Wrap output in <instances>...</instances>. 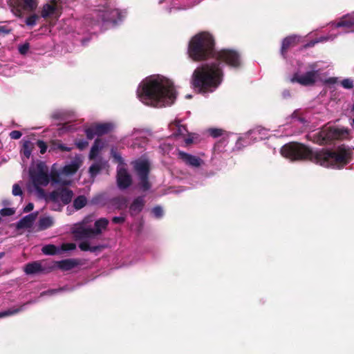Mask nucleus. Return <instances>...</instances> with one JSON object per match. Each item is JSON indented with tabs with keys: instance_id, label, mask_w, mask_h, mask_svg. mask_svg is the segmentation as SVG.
I'll list each match as a JSON object with an SVG mask.
<instances>
[{
	"instance_id": "obj_1",
	"label": "nucleus",
	"mask_w": 354,
	"mask_h": 354,
	"mask_svg": "<svg viewBox=\"0 0 354 354\" xmlns=\"http://www.w3.org/2000/svg\"><path fill=\"white\" fill-rule=\"evenodd\" d=\"M188 54L196 62L209 58L212 59L210 62L197 67L192 75L191 83L194 89L203 94L212 93L221 83L223 64L234 68L241 65L237 52L227 49L216 52L212 36L207 32L196 35L192 39Z\"/></svg>"
},
{
	"instance_id": "obj_2",
	"label": "nucleus",
	"mask_w": 354,
	"mask_h": 354,
	"mask_svg": "<svg viewBox=\"0 0 354 354\" xmlns=\"http://www.w3.org/2000/svg\"><path fill=\"white\" fill-rule=\"evenodd\" d=\"M281 155L292 161L308 159L321 166L342 169L348 165L352 157V149L344 145L338 147L335 151H313L304 145L290 142L281 149Z\"/></svg>"
},
{
	"instance_id": "obj_3",
	"label": "nucleus",
	"mask_w": 354,
	"mask_h": 354,
	"mask_svg": "<svg viewBox=\"0 0 354 354\" xmlns=\"http://www.w3.org/2000/svg\"><path fill=\"white\" fill-rule=\"evenodd\" d=\"M82 163V158L77 156L62 169H58V165L53 164L48 174V169L44 162L38 160L32 162L29 169L30 180L32 186V188H29L30 191L43 196L44 192L41 187L46 186L50 181L53 185L71 184V176L77 171Z\"/></svg>"
},
{
	"instance_id": "obj_4",
	"label": "nucleus",
	"mask_w": 354,
	"mask_h": 354,
	"mask_svg": "<svg viewBox=\"0 0 354 354\" xmlns=\"http://www.w3.org/2000/svg\"><path fill=\"white\" fill-rule=\"evenodd\" d=\"M137 95L142 103L153 107L169 106L176 97L173 83L160 75L146 77L140 84Z\"/></svg>"
},
{
	"instance_id": "obj_5",
	"label": "nucleus",
	"mask_w": 354,
	"mask_h": 354,
	"mask_svg": "<svg viewBox=\"0 0 354 354\" xmlns=\"http://www.w3.org/2000/svg\"><path fill=\"white\" fill-rule=\"evenodd\" d=\"M88 218L82 222L77 223L73 227V234L76 241H80L79 248L82 251L95 252L100 251L105 246L103 245H93L91 241L95 236L100 234L102 229H105L109 223L106 218H100L95 222V229L89 224Z\"/></svg>"
},
{
	"instance_id": "obj_6",
	"label": "nucleus",
	"mask_w": 354,
	"mask_h": 354,
	"mask_svg": "<svg viewBox=\"0 0 354 354\" xmlns=\"http://www.w3.org/2000/svg\"><path fill=\"white\" fill-rule=\"evenodd\" d=\"M124 15L118 9L106 8L103 10H95L93 13V17L96 19H85V23L88 24L91 28H88L87 31L94 30L95 26L101 28L103 26H114L121 21Z\"/></svg>"
},
{
	"instance_id": "obj_7",
	"label": "nucleus",
	"mask_w": 354,
	"mask_h": 354,
	"mask_svg": "<svg viewBox=\"0 0 354 354\" xmlns=\"http://www.w3.org/2000/svg\"><path fill=\"white\" fill-rule=\"evenodd\" d=\"M351 137V130L343 127H329L313 135H308L309 139L321 145L329 144L333 140H350Z\"/></svg>"
},
{
	"instance_id": "obj_8",
	"label": "nucleus",
	"mask_w": 354,
	"mask_h": 354,
	"mask_svg": "<svg viewBox=\"0 0 354 354\" xmlns=\"http://www.w3.org/2000/svg\"><path fill=\"white\" fill-rule=\"evenodd\" d=\"M133 171L138 178V187L143 192L148 191L151 188L149 181L150 171V162L148 159L141 157L131 162Z\"/></svg>"
},
{
	"instance_id": "obj_9",
	"label": "nucleus",
	"mask_w": 354,
	"mask_h": 354,
	"mask_svg": "<svg viewBox=\"0 0 354 354\" xmlns=\"http://www.w3.org/2000/svg\"><path fill=\"white\" fill-rule=\"evenodd\" d=\"M310 71L303 74L295 73L290 78L292 83H298L304 86H313L320 79V70L317 68V64L309 65Z\"/></svg>"
},
{
	"instance_id": "obj_10",
	"label": "nucleus",
	"mask_w": 354,
	"mask_h": 354,
	"mask_svg": "<svg viewBox=\"0 0 354 354\" xmlns=\"http://www.w3.org/2000/svg\"><path fill=\"white\" fill-rule=\"evenodd\" d=\"M268 136V130L261 127H257L253 129L250 130L243 138H241L237 144L239 142H244L245 145H250L253 142L261 140L266 138Z\"/></svg>"
},
{
	"instance_id": "obj_11",
	"label": "nucleus",
	"mask_w": 354,
	"mask_h": 354,
	"mask_svg": "<svg viewBox=\"0 0 354 354\" xmlns=\"http://www.w3.org/2000/svg\"><path fill=\"white\" fill-rule=\"evenodd\" d=\"M148 132L142 129H133L130 136L131 140V143L129 144L130 147L140 150L145 149L148 142Z\"/></svg>"
},
{
	"instance_id": "obj_12",
	"label": "nucleus",
	"mask_w": 354,
	"mask_h": 354,
	"mask_svg": "<svg viewBox=\"0 0 354 354\" xmlns=\"http://www.w3.org/2000/svg\"><path fill=\"white\" fill-rule=\"evenodd\" d=\"M73 196V193L71 190L67 188L57 189L50 194V200L55 204V205L60 206V202L63 205L68 204Z\"/></svg>"
},
{
	"instance_id": "obj_13",
	"label": "nucleus",
	"mask_w": 354,
	"mask_h": 354,
	"mask_svg": "<svg viewBox=\"0 0 354 354\" xmlns=\"http://www.w3.org/2000/svg\"><path fill=\"white\" fill-rule=\"evenodd\" d=\"M114 127L111 122L96 124L86 129L85 133L88 139H93L95 136H100L110 132Z\"/></svg>"
},
{
	"instance_id": "obj_14",
	"label": "nucleus",
	"mask_w": 354,
	"mask_h": 354,
	"mask_svg": "<svg viewBox=\"0 0 354 354\" xmlns=\"http://www.w3.org/2000/svg\"><path fill=\"white\" fill-rule=\"evenodd\" d=\"M177 158L185 165L192 167L198 168L204 165L203 160L198 156L192 155L183 151H178Z\"/></svg>"
},
{
	"instance_id": "obj_15",
	"label": "nucleus",
	"mask_w": 354,
	"mask_h": 354,
	"mask_svg": "<svg viewBox=\"0 0 354 354\" xmlns=\"http://www.w3.org/2000/svg\"><path fill=\"white\" fill-rule=\"evenodd\" d=\"M132 183V178L128 171L123 166L118 168L117 184L120 189L128 188Z\"/></svg>"
},
{
	"instance_id": "obj_16",
	"label": "nucleus",
	"mask_w": 354,
	"mask_h": 354,
	"mask_svg": "<svg viewBox=\"0 0 354 354\" xmlns=\"http://www.w3.org/2000/svg\"><path fill=\"white\" fill-rule=\"evenodd\" d=\"M335 28H345V32H354V12L344 16L339 22L333 24Z\"/></svg>"
},
{
	"instance_id": "obj_17",
	"label": "nucleus",
	"mask_w": 354,
	"mask_h": 354,
	"mask_svg": "<svg viewBox=\"0 0 354 354\" xmlns=\"http://www.w3.org/2000/svg\"><path fill=\"white\" fill-rule=\"evenodd\" d=\"M35 149V143L31 142L29 140L24 139L22 140V145L20 149V154L22 158L23 162H25L26 160L30 159L32 152Z\"/></svg>"
},
{
	"instance_id": "obj_18",
	"label": "nucleus",
	"mask_w": 354,
	"mask_h": 354,
	"mask_svg": "<svg viewBox=\"0 0 354 354\" xmlns=\"http://www.w3.org/2000/svg\"><path fill=\"white\" fill-rule=\"evenodd\" d=\"M344 31H345V29L344 30H342V32L335 31V30H333L332 32L328 34V35L319 37V38L315 39V40H313V41L307 43L306 44H305L304 46V48H310V47H313L315 44H317V43H324V42H326L328 41H333L336 38L337 35L342 33V32L346 33Z\"/></svg>"
},
{
	"instance_id": "obj_19",
	"label": "nucleus",
	"mask_w": 354,
	"mask_h": 354,
	"mask_svg": "<svg viewBox=\"0 0 354 354\" xmlns=\"http://www.w3.org/2000/svg\"><path fill=\"white\" fill-rule=\"evenodd\" d=\"M35 219L36 214H30L28 215H26L17 222V227L18 229L30 228L32 227Z\"/></svg>"
},
{
	"instance_id": "obj_20",
	"label": "nucleus",
	"mask_w": 354,
	"mask_h": 354,
	"mask_svg": "<svg viewBox=\"0 0 354 354\" xmlns=\"http://www.w3.org/2000/svg\"><path fill=\"white\" fill-rule=\"evenodd\" d=\"M108 166V162L103 159L97 160L89 168V172L92 177L95 176L100 170Z\"/></svg>"
},
{
	"instance_id": "obj_21",
	"label": "nucleus",
	"mask_w": 354,
	"mask_h": 354,
	"mask_svg": "<svg viewBox=\"0 0 354 354\" xmlns=\"http://www.w3.org/2000/svg\"><path fill=\"white\" fill-rule=\"evenodd\" d=\"M299 37L297 36V35H294V36H290V37H286L283 41H282V45H281V54L283 57H285V54L288 50V48L293 45L294 44H295L296 42H298L299 41Z\"/></svg>"
},
{
	"instance_id": "obj_22",
	"label": "nucleus",
	"mask_w": 354,
	"mask_h": 354,
	"mask_svg": "<svg viewBox=\"0 0 354 354\" xmlns=\"http://www.w3.org/2000/svg\"><path fill=\"white\" fill-rule=\"evenodd\" d=\"M44 270L41 263L39 261H34L28 263L24 268V272L27 274H32L41 272Z\"/></svg>"
},
{
	"instance_id": "obj_23",
	"label": "nucleus",
	"mask_w": 354,
	"mask_h": 354,
	"mask_svg": "<svg viewBox=\"0 0 354 354\" xmlns=\"http://www.w3.org/2000/svg\"><path fill=\"white\" fill-rule=\"evenodd\" d=\"M57 6L55 3L49 4L46 3L43 6L41 15L43 18H47L51 16L57 17Z\"/></svg>"
},
{
	"instance_id": "obj_24",
	"label": "nucleus",
	"mask_w": 354,
	"mask_h": 354,
	"mask_svg": "<svg viewBox=\"0 0 354 354\" xmlns=\"http://www.w3.org/2000/svg\"><path fill=\"white\" fill-rule=\"evenodd\" d=\"M78 265V261L76 259H68L56 262L57 268L63 270H69L76 267Z\"/></svg>"
},
{
	"instance_id": "obj_25",
	"label": "nucleus",
	"mask_w": 354,
	"mask_h": 354,
	"mask_svg": "<svg viewBox=\"0 0 354 354\" xmlns=\"http://www.w3.org/2000/svg\"><path fill=\"white\" fill-rule=\"evenodd\" d=\"M145 204L143 197L139 196L136 198L132 203L130 207V211L132 214H136L141 212Z\"/></svg>"
},
{
	"instance_id": "obj_26",
	"label": "nucleus",
	"mask_w": 354,
	"mask_h": 354,
	"mask_svg": "<svg viewBox=\"0 0 354 354\" xmlns=\"http://www.w3.org/2000/svg\"><path fill=\"white\" fill-rule=\"evenodd\" d=\"M169 128L171 130L174 131L173 135L175 136H184L187 131L186 127L180 124L178 121L171 122L169 124Z\"/></svg>"
},
{
	"instance_id": "obj_27",
	"label": "nucleus",
	"mask_w": 354,
	"mask_h": 354,
	"mask_svg": "<svg viewBox=\"0 0 354 354\" xmlns=\"http://www.w3.org/2000/svg\"><path fill=\"white\" fill-rule=\"evenodd\" d=\"M103 142L100 139H96L94 142L93 145L91 147V149L89 153V158L90 159H95L100 149L103 147Z\"/></svg>"
},
{
	"instance_id": "obj_28",
	"label": "nucleus",
	"mask_w": 354,
	"mask_h": 354,
	"mask_svg": "<svg viewBox=\"0 0 354 354\" xmlns=\"http://www.w3.org/2000/svg\"><path fill=\"white\" fill-rule=\"evenodd\" d=\"M53 225V219L50 216H44L39 218L38 225L41 230H46Z\"/></svg>"
},
{
	"instance_id": "obj_29",
	"label": "nucleus",
	"mask_w": 354,
	"mask_h": 354,
	"mask_svg": "<svg viewBox=\"0 0 354 354\" xmlns=\"http://www.w3.org/2000/svg\"><path fill=\"white\" fill-rule=\"evenodd\" d=\"M127 199L124 196H118L111 200V204L117 209H122L127 206Z\"/></svg>"
},
{
	"instance_id": "obj_30",
	"label": "nucleus",
	"mask_w": 354,
	"mask_h": 354,
	"mask_svg": "<svg viewBox=\"0 0 354 354\" xmlns=\"http://www.w3.org/2000/svg\"><path fill=\"white\" fill-rule=\"evenodd\" d=\"M87 200L85 196H80L73 201V206L75 209L78 210L84 207L86 204Z\"/></svg>"
},
{
	"instance_id": "obj_31",
	"label": "nucleus",
	"mask_w": 354,
	"mask_h": 354,
	"mask_svg": "<svg viewBox=\"0 0 354 354\" xmlns=\"http://www.w3.org/2000/svg\"><path fill=\"white\" fill-rule=\"evenodd\" d=\"M41 251L47 255H54L59 252V250L54 245H46L42 248Z\"/></svg>"
},
{
	"instance_id": "obj_32",
	"label": "nucleus",
	"mask_w": 354,
	"mask_h": 354,
	"mask_svg": "<svg viewBox=\"0 0 354 354\" xmlns=\"http://www.w3.org/2000/svg\"><path fill=\"white\" fill-rule=\"evenodd\" d=\"M72 288L68 287V286H64L63 288H57V289H52V290H47L46 292H43L41 294V296H44V295H53L54 294H56V293H58V292H63V291H66V290H71Z\"/></svg>"
},
{
	"instance_id": "obj_33",
	"label": "nucleus",
	"mask_w": 354,
	"mask_h": 354,
	"mask_svg": "<svg viewBox=\"0 0 354 354\" xmlns=\"http://www.w3.org/2000/svg\"><path fill=\"white\" fill-rule=\"evenodd\" d=\"M24 8L29 10H33L37 7L36 0H22Z\"/></svg>"
},
{
	"instance_id": "obj_34",
	"label": "nucleus",
	"mask_w": 354,
	"mask_h": 354,
	"mask_svg": "<svg viewBox=\"0 0 354 354\" xmlns=\"http://www.w3.org/2000/svg\"><path fill=\"white\" fill-rule=\"evenodd\" d=\"M341 85L343 88H346V89H351L353 88L354 86V84H353V81L352 79L351 78H346V79H344L342 82H341Z\"/></svg>"
},
{
	"instance_id": "obj_35",
	"label": "nucleus",
	"mask_w": 354,
	"mask_h": 354,
	"mask_svg": "<svg viewBox=\"0 0 354 354\" xmlns=\"http://www.w3.org/2000/svg\"><path fill=\"white\" fill-rule=\"evenodd\" d=\"M104 201H105L104 195L99 194V195L94 196L91 199V203L93 205H102V204H104Z\"/></svg>"
},
{
	"instance_id": "obj_36",
	"label": "nucleus",
	"mask_w": 354,
	"mask_h": 354,
	"mask_svg": "<svg viewBox=\"0 0 354 354\" xmlns=\"http://www.w3.org/2000/svg\"><path fill=\"white\" fill-rule=\"evenodd\" d=\"M21 310V308H12L10 310H5L3 312L0 313V318L17 314V313H19Z\"/></svg>"
},
{
	"instance_id": "obj_37",
	"label": "nucleus",
	"mask_w": 354,
	"mask_h": 354,
	"mask_svg": "<svg viewBox=\"0 0 354 354\" xmlns=\"http://www.w3.org/2000/svg\"><path fill=\"white\" fill-rule=\"evenodd\" d=\"M52 117L55 119L66 121V112L64 111H57L53 113Z\"/></svg>"
},
{
	"instance_id": "obj_38",
	"label": "nucleus",
	"mask_w": 354,
	"mask_h": 354,
	"mask_svg": "<svg viewBox=\"0 0 354 354\" xmlns=\"http://www.w3.org/2000/svg\"><path fill=\"white\" fill-rule=\"evenodd\" d=\"M151 212L157 218H161L163 215V209L160 206H156L153 207L151 210Z\"/></svg>"
},
{
	"instance_id": "obj_39",
	"label": "nucleus",
	"mask_w": 354,
	"mask_h": 354,
	"mask_svg": "<svg viewBox=\"0 0 354 354\" xmlns=\"http://www.w3.org/2000/svg\"><path fill=\"white\" fill-rule=\"evenodd\" d=\"M36 144H37V146L39 149L40 153L41 154L45 153L46 150H47V145H46V143L44 141H43V140H39L37 141Z\"/></svg>"
},
{
	"instance_id": "obj_40",
	"label": "nucleus",
	"mask_w": 354,
	"mask_h": 354,
	"mask_svg": "<svg viewBox=\"0 0 354 354\" xmlns=\"http://www.w3.org/2000/svg\"><path fill=\"white\" fill-rule=\"evenodd\" d=\"M290 118L294 120V123L304 124V119L298 116V111H294Z\"/></svg>"
},
{
	"instance_id": "obj_41",
	"label": "nucleus",
	"mask_w": 354,
	"mask_h": 354,
	"mask_svg": "<svg viewBox=\"0 0 354 354\" xmlns=\"http://www.w3.org/2000/svg\"><path fill=\"white\" fill-rule=\"evenodd\" d=\"M37 18H38L37 16L35 15L28 17L26 20V25L29 26H35L36 24Z\"/></svg>"
},
{
	"instance_id": "obj_42",
	"label": "nucleus",
	"mask_w": 354,
	"mask_h": 354,
	"mask_svg": "<svg viewBox=\"0 0 354 354\" xmlns=\"http://www.w3.org/2000/svg\"><path fill=\"white\" fill-rule=\"evenodd\" d=\"M76 248V245L73 243H66L62 245V250L64 251H72Z\"/></svg>"
},
{
	"instance_id": "obj_43",
	"label": "nucleus",
	"mask_w": 354,
	"mask_h": 354,
	"mask_svg": "<svg viewBox=\"0 0 354 354\" xmlns=\"http://www.w3.org/2000/svg\"><path fill=\"white\" fill-rule=\"evenodd\" d=\"M15 213V210L12 208H3L0 210V214L3 216H11Z\"/></svg>"
},
{
	"instance_id": "obj_44",
	"label": "nucleus",
	"mask_w": 354,
	"mask_h": 354,
	"mask_svg": "<svg viewBox=\"0 0 354 354\" xmlns=\"http://www.w3.org/2000/svg\"><path fill=\"white\" fill-rule=\"evenodd\" d=\"M30 46L28 43L19 46V51L21 55H25L28 53Z\"/></svg>"
},
{
	"instance_id": "obj_45",
	"label": "nucleus",
	"mask_w": 354,
	"mask_h": 354,
	"mask_svg": "<svg viewBox=\"0 0 354 354\" xmlns=\"http://www.w3.org/2000/svg\"><path fill=\"white\" fill-rule=\"evenodd\" d=\"M209 134L214 138H218L222 135V130L219 129H209Z\"/></svg>"
},
{
	"instance_id": "obj_46",
	"label": "nucleus",
	"mask_w": 354,
	"mask_h": 354,
	"mask_svg": "<svg viewBox=\"0 0 354 354\" xmlns=\"http://www.w3.org/2000/svg\"><path fill=\"white\" fill-rule=\"evenodd\" d=\"M12 194L14 196H21L22 190L20 186L17 184H15L12 187Z\"/></svg>"
},
{
	"instance_id": "obj_47",
	"label": "nucleus",
	"mask_w": 354,
	"mask_h": 354,
	"mask_svg": "<svg viewBox=\"0 0 354 354\" xmlns=\"http://www.w3.org/2000/svg\"><path fill=\"white\" fill-rule=\"evenodd\" d=\"M21 136L22 133H21V131L17 130L12 131L10 133V137L14 140L19 139L21 137Z\"/></svg>"
},
{
	"instance_id": "obj_48",
	"label": "nucleus",
	"mask_w": 354,
	"mask_h": 354,
	"mask_svg": "<svg viewBox=\"0 0 354 354\" xmlns=\"http://www.w3.org/2000/svg\"><path fill=\"white\" fill-rule=\"evenodd\" d=\"M88 142L86 140L78 141L76 142V145L80 149H84L88 146Z\"/></svg>"
},
{
	"instance_id": "obj_49",
	"label": "nucleus",
	"mask_w": 354,
	"mask_h": 354,
	"mask_svg": "<svg viewBox=\"0 0 354 354\" xmlns=\"http://www.w3.org/2000/svg\"><path fill=\"white\" fill-rule=\"evenodd\" d=\"M112 221L114 223H122L124 221V218L123 216H115L113 218Z\"/></svg>"
},
{
	"instance_id": "obj_50",
	"label": "nucleus",
	"mask_w": 354,
	"mask_h": 354,
	"mask_svg": "<svg viewBox=\"0 0 354 354\" xmlns=\"http://www.w3.org/2000/svg\"><path fill=\"white\" fill-rule=\"evenodd\" d=\"M34 205L32 203H29L24 209L25 212H29L33 209Z\"/></svg>"
},
{
	"instance_id": "obj_51",
	"label": "nucleus",
	"mask_w": 354,
	"mask_h": 354,
	"mask_svg": "<svg viewBox=\"0 0 354 354\" xmlns=\"http://www.w3.org/2000/svg\"><path fill=\"white\" fill-rule=\"evenodd\" d=\"M111 153L113 155V156L119 162H122V157L118 154L116 152H115L113 151V149L111 150Z\"/></svg>"
},
{
	"instance_id": "obj_52",
	"label": "nucleus",
	"mask_w": 354,
	"mask_h": 354,
	"mask_svg": "<svg viewBox=\"0 0 354 354\" xmlns=\"http://www.w3.org/2000/svg\"><path fill=\"white\" fill-rule=\"evenodd\" d=\"M111 153L113 155V156L119 162H122V157L118 154L116 152H115L113 151V149L111 150Z\"/></svg>"
},
{
	"instance_id": "obj_53",
	"label": "nucleus",
	"mask_w": 354,
	"mask_h": 354,
	"mask_svg": "<svg viewBox=\"0 0 354 354\" xmlns=\"http://www.w3.org/2000/svg\"><path fill=\"white\" fill-rule=\"evenodd\" d=\"M337 78H336V77H330L325 81L326 83L331 84H335V83H337Z\"/></svg>"
},
{
	"instance_id": "obj_54",
	"label": "nucleus",
	"mask_w": 354,
	"mask_h": 354,
	"mask_svg": "<svg viewBox=\"0 0 354 354\" xmlns=\"http://www.w3.org/2000/svg\"><path fill=\"white\" fill-rule=\"evenodd\" d=\"M58 149H61L62 151H69L71 149V148L68 147L66 145H62V144L58 145Z\"/></svg>"
},
{
	"instance_id": "obj_55",
	"label": "nucleus",
	"mask_w": 354,
	"mask_h": 354,
	"mask_svg": "<svg viewBox=\"0 0 354 354\" xmlns=\"http://www.w3.org/2000/svg\"><path fill=\"white\" fill-rule=\"evenodd\" d=\"M283 97L286 98V97H288L290 96V93L287 90H285L283 92Z\"/></svg>"
},
{
	"instance_id": "obj_56",
	"label": "nucleus",
	"mask_w": 354,
	"mask_h": 354,
	"mask_svg": "<svg viewBox=\"0 0 354 354\" xmlns=\"http://www.w3.org/2000/svg\"><path fill=\"white\" fill-rule=\"evenodd\" d=\"M192 142H193V140H192V138H188L185 139V143H186L187 145H189V144H191V143H192Z\"/></svg>"
},
{
	"instance_id": "obj_57",
	"label": "nucleus",
	"mask_w": 354,
	"mask_h": 354,
	"mask_svg": "<svg viewBox=\"0 0 354 354\" xmlns=\"http://www.w3.org/2000/svg\"><path fill=\"white\" fill-rule=\"evenodd\" d=\"M350 125L354 128V118L351 120V122H350Z\"/></svg>"
},
{
	"instance_id": "obj_58",
	"label": "nucleus",
	"mask_w": 354,
	"mask_h": 354,
	"mask_svg": "<svg viewBox=\"0 0 354 354\" xmlns=\"http://www.w3.org/2000/svg\"><path fill=\"white\" fill-rule=\"evenodd\" d=\"M0 30L3 31V32H8L7 30H6L5 28L4 27H1L0 28Z\"/></svg>"
},
{
	"instance_id": "obj_59",
	"label": "nucleus",
	"mask_w": 354,
	"mask_h": 354,
	"mask_svg": "<svg viewBox=\"0 0 354 354\" xmlns=\"http://www.w3.org/2000/svg\"><path fill=\"white\" fill-rule=\"evenodd\" d=\"M191 97H192V95H186V98H187V99H189V98H191Z\"/></svg>"
},
{
	"instance_id": "obj_60",
	"label": "nucleus",
	"mask_w": 354,
	"mask_h": 354,
	"mask_svg": "<svg viewBox=\"0 0 354 354\" xmlns=\"http://www.w3.org/2000/svg\"><path fill=\"white\" fill-rule=\"evenodd\" d=\"M351 111L354 112V104L351 106Z\"/></svg>"
},
{
	"instance_id": "obj_61",
	"label": "nucleus",
	"mask_w": 354,
	"mask_h": 354,
	"mask_svg": "<svg viewBox=\"0 0 354 354\" xmlns=\"http://www.w3.org/2000/svg\"><path fill=\"white\" fill-rule=\"evenodd\" d=\"M86 39H83V40L82 41V44H84H84H86Z\"/></svg>"
},
{
	"instance_id": "obj_62",
	"label": "nucleus",
	"mask_w": 354,
	"mask_h": 354,
	"mask_svg": "<svg viewBox=\"0 0 354 354\" xmlns=\"http://www.w3.org/2000/svg\"><path fill=\"white\" fill-rule=\"evenodd\" d=\"M283 135L286 136H288L290 135V133H285Z\"/></svg>"
},
{
	"instance_id": "obj_63",
	"label": "nucleus",
	"mask_w": 354,
	"mask_h": 354,
	"mask_svg": "<svg viewBox=\"0 0 354 354\" xmlns=\"http://www.w3.org/2000/svg\"><path fill=\"white\" fill-rule=\"evenodd\" d=\"M53 209H57V208L55 207H53Z\"/></svg>"
}]
</instances>
